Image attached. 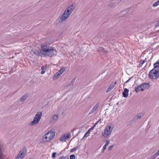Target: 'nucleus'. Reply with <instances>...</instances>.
Masks as SVG:
<instances>
[{"label":"nucleus","mask_w":159,"mask_h":159,"mask_svg":"<svg viewBox=\"0 0 159 159\" xmlns=\"http://www.w3.org/2000/svg\"><path fill=\"white\" fill-rule=\"evenodd\" d=\"M26 153V150L25 148L20 150L17 155L16 159H23Z\"/></svg>","instance_id":"nucleus-7"},{"label":"nucleus","mask_w":159,"mask_h":159,"mask_svg":"<svg viewBox=\"0 0 159 159\" xmlns=\"http://www.w3.org/2000/svg\"><path fill=\"white\" fill-rule=\"evenodd\" d=\"M130 79H129L128 80H127L125 83H127V82H128L129 80H130Z\"/></svg>","instance_id":"nucleus-37"},{"label":"nucleus","mask_w":159,"mask_h":159,"mask_svg":"<svg viewBox=\"0 0 159 159\" xmlns=\"http://www.w3.org/2000/svg\"><path fill=\"white\" fill-rule=\"evenodd\" d=\"M159 155V150L157 151V152L154 155H152L151 158V159H155Z\"/></svg>","instance_id":"nucleus-18"},{"label":"nucleus","mask_w":159,"mask_h":159,"mask_svg":"<svg viewBox=\"0 0 159 159\" xmlns=\"http://www.w3.org/2000/svg\"><path fill=\"white\" fill-rule=\"evenodd\" d=\"M149 77L151 79H157L159 77V70L153 69L149 72Z\"/></svg>","instance_id":"nucleus-6"},{"label":"nucleus","mask_w":159,"mask_h":159,"mask_svg":"<svg viewBox=\"0 0 159 159\" xmlns=\"http://www.w3.org/2000/svg\"><path fill=\"white\" fill-rule=\"evenodd\" d=\"M140 61L141 62V64L142 65H143L145 63V62L146 61V59L144 60H140Z\"/></svg>","instance_id":"nucleus-32"},{"label":"nucleus","mask_w":159,"mask_h":159,"mask_svg":"<svg viewBox=\"0 0 159 159\" xmlns=\"http://www.w3.org/2000/svg\"><path fill=\"white\" fill-rule=\"evenodd\" d=\"M74 80H72V81H71V83H71V84H72V83H73V82H74Z\"/></svg>","instance_id":"nucleus-38"},{"label":"nucleus","mask_w":159,"mask_h":159,"mask_svg":"<svg viewBox=\"0 0 159 159\" xmlns=\"http://www.w3.org/2000/svg\"><path fill=\"white\" fill-rule=\"evenodd\" d=\"M114 146V145H111L110 146H109V147H108V151H111V150L113 147Z\"/></svg>","instance_id":"nucleus-28"},{"label":"nucleus","mask_w":159,"mask_h":159,"mask_svg":"<svg viewBox=\"0 0 159 159\" xmlns=\"http://www.w3.org/2000/svg\"><path fill=\"white\" fill-rule=\"evenodd\" d=\"M61 74L58 71L54 75V77L57 78L61 75Z\"/></svg>","instance_id":"nucleus-24"},{"label":"nucleus","mask_w":159,"mask_h":159,"mask_svg":"<svg viewBox=\"0 0 159 159\" xmlns=\"http://www.w3.org/2000/svg\"><path fill=\"white\" fill-rule=\"evenodd\" d=\"M42 116V112L39 111L35 115L33 120L30 123V125L33 126L37 125L39 122Z\"/></svg>","instance_id":"nucleus-4"},{"label":"nucleus","mask_w":159,"mask_h":159,"mask_svg":"<svg viewBox=\"0 0 159 159\" xmlns=\"http://www.w3.org/2000/svg\"><path fill=\"white\" fill-rule=\"evenodd\" d=\"M158 5H159V0L154 3L152 5V6L153 7H156L158 6Z\"/></svg>","instance_id":"nucleus-25"},{"label":"nucleus","mask_w":159,"mask_h":159,"mask_svg":"<svg viewBox=\"0 0 159 159\" xmlns=\"http://www.w3.org/2000/svg\"><path fill=\"white\" fill-rule=\"evenodd\" d=\"M110 142V141L109 140H107L106 141V144L105 145H106L107 146L109 144V143Z\"/></svg>","instance_id":"nucleus-34"},{"label":"nucleus","mask_w":159,"mask_h":159,"mask_svg":"<svg viewBox=\"0 0 159 159\" xmlns=\"http://www.w3.org/2000/svg\"><path fill=\"white\" fill-rule=\"evenodd\" d=\"M28 97V95L27 94H25L21 97L20 100V101L21 102H23L24 100L27 98Z\"/></svg>","instance_id":"nucleus-16"},{"label":"nucleus","mask_w":159,"mask_h":159,"mask_svg":"<svg viewBox=\"0 0 159 159\" xmlns=\"http://www.w3.org/2000/svg\"><path fill=\"white\" fill-rule=\"evenodd\" d=\"M98 51L102 52L104 53H106L107 51L105 50L102 47H99L98 48Z\"/></svg>","instance_id":"nucleus-21"},{"label":"nucleus","mask_w":159,"mask_h":159,"mask_svg":"<svg viewBox=\"0 0 159 159\" xmlns=\"http://www.w3.org/2000/svg\"><path fill=\"white\" fill-rule=\"evenodd\" d=\"M158 25L159 26V22L158 23Z\"/></svg>","instance_id":"nucleus-39"},{"label":"nucleus","mask_w":159,"mask_h":159,"mask_svg":"<svg viewBox=\"0 0 159 159\" xmlns=\"http://www.w3.org/2000/svg\"><path fill=\"white\" fill-rule=\"evenodd\" d=\"M142 88L141 84L139 85H137V87L135 88V91L138 93L140 91H141V89Z\"/></svg>","instance_id":"nucleus-15"},{"label":"nucleus","mask_w":159,"mask_h":159,"mask_svg":"<svg viewBox=\"0 0 159 159\" xmlns=\"http://www.w3.org/2000/svg\"><path fill=\"white\" fill-rule=\"evenodd\" d=\"M107 146L106 145H104L103 146V150L102 151V152H104V151L106 149L107 147Z\"/></svg>","instance_id":"nucleus-30"},{"label":"nucleus","mask_w":159,"mask_h":159,"mask_svg":"<svg viewBox=\"0 0 159 159\" xmlns=\"http://www.w3.org/2000/svg\"><path fill=\"white\" fill-rule=\"evenodd\" d=\"M71 137V134L70 133H67L62 135L60 139V141L62 142H66L67 139Z\"/></svg>","instance_id":"nucleus-8"},{"label":"nucleus","mask_w":159,"mask_h":159,"mask_svg":"<svg viewBox=\"0 0 159 159\" xmlns=\"http://www.w3.org/2000/svg\"><path fill=\"white\" fill-rule=\"evenodd\" d=\"M116 5L115 4V2H111L108 5V8L109 9H111V8H114L115 7Z\"/></svg>","instance_id":"nucleus-19"},{"label":"nucleus","mask_w":159,"mask_h":159,"mask_svg":"<svg viewBox=\"0 0 159 159\" xmlns=\"http://www.w3.org/2000/svg\"><path fill=\"white\" fill-rule=\"evenodd\" d=\"M89 133L88 132H87L84 134V137H88V136H89Z\"/></svg>","instance_id":"nucleus-33"},{"label":"nucleus","mask_w":159,"mask_h":159,"mask_svg":"<svg viewBox=\"0 0 159 159\" xmlns=\"http://www.w3.org/2000/svg\"><path fill=\"white\" fill-rule=\"evenodd\" d=\"M94 127H95V125H93L92 127L89 129L87 132L89 133L90 131L93 129Z\"/></svg>","instance_id":"nucleus-31"},{"label":"nucleus","mask_w":159,"mask_h":159,"mask_svg":"<svg viewBox=\"0 0 159 159\" xmlns=\"http://www.w3.org/2000/svg\"><path fill=\"white\" fill-rule=\"evenodd\" d=\"M65 70V69L64 67L61 68L58 71L61 74H62Z\"/></svg>","instance_id":"nucleus-22"},{"label":"nucleus","mask_w":159,"mask_h":159,"mask_svg":"<svg viewBox=\"0 0 159 159\" xmlns=\"http://www.w3.org/2000/svg\"><path fill=\"white\" fill-rule=\"evenodd\" d=\"M143 116V114L142 113H139L137 115L136 119H140Z\"/></svg>","instance_id":"nucleus-23"},{"label":"nucleus","mask_w":159,"mask_h":159,"mask_svg":"<svg viewBox=\"0 0 159 159\" xmlns=\"http://www.w3.org/2000/svg\"><path fill=\"white\" fill-rule=\"evenodd\" d=\"M78 148V147H75L73 148H72L70 151L71 152H73L76 151L77 150Z\"/></svg>","instance_id":"nucleus-27"},{"label":"nucleus","mask_w":159,"mask_h":159,"mask_svg":"<svg viewBox=\"0 0 159 159\" xmlns=\"http://www.w3.org/2000/svg\"><path fill=\"white\" fill-rule=\"evenodd\" d=\"M130 9L128 8L125 10L122 11L120 13V15L121 16H124L127 15Z\"/></svg>","instance_id":"nucleus-12"},{"label":"nucleus","mask_w":159,"mask_h":159,"mask_svg":"<svg viewBox=\"0 0 159 159\" xmlns=\"http://www.w3.org/2000/svg\"><path fill=\"white\" fill-rule=\"evenodd\" d=\"M33 53L37 56H39V52L38 50H35L33 51Z\"/></svg>","instance_id":"nucleus-26"},{"label":"nucleus","mask_w":159,"mask_h":159,"mask_svg":"<svg viewBox=\"0 0 159 159\" xmlns=\"http://www.w3.org/2000/svg\"><path fill=\"white\" fill-rule=\"evenodd\" d=\"M75 8L74 6L71 5L68 7L64 11L60 17L61 21H65L70 16Z\"/></svg>","instance_id":"nucleus-2"},{"label":"nucleus","mask_w":159,"mask_h":159,"mask_svg":"<svg viewBox=\"0 0 159 159\" xmlns=\"http://www.w3.org/2000/svg\"><path fill=\"white\" fill-rule=\"evenodd\" d=\"M47 69V66H42L41 67L42 71L41 72V74H44Z\"/></svg>","instance_id":"nucleus-20"},{"label":"nucleus","mask_w":159,"mask_h":159,"mask_svg":"<svg viewBox=\"0 0 159 159\" xmlns=\"http://www.w3.org/2000/svg\"><path fill=\"white\" fill-rule=\"evenodd\" d=\"M154 68L157 70H159V59L154 64H153Z\"/></svg>","instance_id":"nucleus-14"},{"label":"nucleus","mask_w":159,"mask_h":159,"mask_svg":"<svg viewBox=\"0 0 159 159\" xmlns=\"http://www.w3.org/2000/svg\"><path fill=\"white\" fill-rule=\"evenodd\" d=\"M57 154V153L56 152H54L52 154V157L53 158H55L56 157V155Z\"/></svg>","instance_id":"nucleus-36"},{"label":"nucleus","mask_w":159,"mask_h":159,"mask_svg":"<svg viewBox=\"0 0 159 159\" xmlns=\"http://www.w3.org/2000/svg\"><path fill=\"white\" fill-rule=\"evenodd\" d=\"M114 128V125L111 124H109L106 127L103 132H102V135L105 138L109 137Z\"/></svg>","instance_id":"nucleus-3"},{"label":"nucleus","mask_w":159,"mask_h":159,"mask_svg":"<svg viewBox=\"0 0 159 159\" xmlns=\"http://www.w3.org/2000/svg\"><path fill=\"white\" fill-rule=\"evenodd\" d=\"M40 52L45 56L52 57L56 53V50L49 44L44 43L41 46Z\"/></svg>","instance_id":"nucleus-1"},{"label":"nucleus","mask_w":159,"mask_h":159,"mask_svg":"<svg viewBox=\"0 0 159 159\" xmlns=\"http://www.w3.org/2000/svg\"><path fill=\"white\" fill-rule=\"evenodd\" d=\"M58 116L56 115H54L52 117L51 120L52 121H55L58 119Z\"/></svg>","instance_id":"nucleus-17"},{"label":"nucleus","mask_w":159,"mask_h":159,"mask_svg":"<svg viewBox=\"0 0 159 159\" xmlns=\"http://www.w3.org/2000/svg\"><path fill=\"white\" fill-rule=\"evenodd\" d=\"M55 135V133L52 131H48L43 137L44 142H47L51 140Z\"/></svg>","instance_id":"nucleus-5"},{"label":"nucleus","mask_w":159,"mask_h":159,"mask_svg":"<svg viewBox=\"0 0 159 159\" xmlns=\"http://www.w3.org/2000/svg\"><path fill=\"white\" fill-rule=\"evenodd\" d=\"M100 106V103L99 102H97L90 110L89 114H91L97 111L98 109Z\"/></svg>","instance_id":"nucleus-9"},{"label":"nucleus","mask_w":159,"mask_h":159,"mask_svg":"<svg viewBox=\"0 0 159 159\" xmlns=\"http://www.w3.org/2000/svg\"><path fill=\"white\" fill-rule=\"evenodd\" d=\"M116 83V82H115V83H112L109 86L108 88L106 91V92L107 93L109 92H110L113 88L115 86Z\"/></svg>","instance_id":"nucleus-11"},{"label":"nucleus","mask_w":159,"mask_h":159,"mask_svg":"<svg viewBox=\"0 0 159 159\" xmlns=\"http://www.w3.org/2000/svg\"><path fill=\"white\" fill-rule=\"evenodd\" d=\"M101 119H100L99 120H98V121L96 122V123L95 124V125H95V126H96V125L99 123H101Z\"/></svg>","instance_id":"nucleus-35"},{"label":"nucleus","mask_w":159,"mask_h":159,"mask_svg":"<svg viewBox=\"0 0 159 159\" xmlns=\"http://www.w3.org/2000/svg\"><path fill=\"white\" fill-rule=\"evenodd\" d=\"M70 159H75V156L74 155H72L70 156Z\"/></svg>","instance_id":"nucleus-29"},{"label":"nucleus","mask_w":159,"mask_h":159,"mask_svg":"<svg viewBox=\"0 0 159 159\" xmlns=\"http://www.w3.org/2000/svg\"><path fill=\"white\" fill-rule=\"evenodd\" d=\"M141 84L142 87L141 89V91H143L145 89H148L150 87V85L149 83H144Z\"/></svg>","instance_id":"nucleus-10"},{"label":"nucleus","mask_w":159,"mask_h":159,"mask_svg":"<svg viewBox=\"0 0 159 159\" xmlns=\"http://www.w3.org/2000/svg\"><path fill=\"white\" fill-rule=\"evenodd\" d=\"M129 90L125 88L124 89V91L122 93L123 96L125 98H127L129 95Z\"/></svg>","instance_id":"nucleus-13"}]
</instances>
